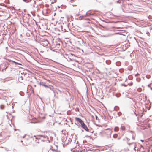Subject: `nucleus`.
Instances as JSON below:
<instances>
[{
	"mask_svg": "<svg viewBox=\"0 0 152 152\" xmlns=\"http://www.w3.org/2000/svg\"><path fill=\"white\" fill-rule=\"evenodd\" d=\"M49 88L51 90H52L54 92V90L53 89V87H51L49 86V88Z\"/></svg>",
	"mask_w": 152,
	"mask_h": 152,
	"instance_id": "obj_13",
	"label": "nucleus"
},
{
	"mask_svg": "<svg viewBox=\"0 0 152 152\" xmlns=\"http://www.w3.org/2000/svg\"><path fill=\"white\" fill-rule=\"evenodd\" d=\"M121 114V113H118V116H120Z\"/></svg>",
	"mask_w": 152,
	"mask_h": 152,
	"instance_id": "obj_15",
	"label": "nucleus"
},
{
	"mask_svg": "<svg viewBox=\"0 0 152 152\" xmlns=\"http://www.w3.org/2000/svg\"><path fill=\"white\" fill-rule=\"evenodd\" d=\"M0 108L1 109L3 110L4 108V106L3 105H1L0 106Z\"/></svg>",
	"mask_w": 152,
	"mask_h": 152,
	"instance_id": "obj_12",
	"label": "nucleus"
},
{
	"mask_svg": "<svg viewBox=\"0 0 152 152\" xmlns=\"http://www.w3.org/2000/svg\"><path fill=\"white\" fill-rule=\"evenodd\" d=\"M115 131H117L118 130V128H115Z\"/></svg>",
	"mask_w": 152,
	"mask_h": 152,
	"instance_id": "obj_16",
	"label": "nucleus"
},
{
	"mask_svg": "<svg viewBox=\"0 0 152 152\" xmlns=\"http://www.w3.org/2000/svg\"><path fill=\"white\" fill-rule=\"evenodd\" d=\"M29 3H31V5L33 6V7L35 8H36L37 9H39V8L37 5H35L36 2L34 0H30Z\"/></svg>",
	"mask_w": 152,
	"mask_h": 152,
	"instance_id": "obj_1",
	"label": "nucleus"
},
{
	"mask_svg": "<svg viewBox=\"0 0 152 152\" xmlns=\"http://www.w3.org/2000/svg\"><path fill=\"white\" fill-rule=\"evenodd\" d=\"M23 2L26 3H29L30 1H31L30 0H23Z\"/></svg>",
	"mask_w": 152,
	"mask_h": 152,
	"instance_id": "obj_10",
	"label": "nucleus"
},
{
	"mask_svg": "<svg viewBox=\"0 0 152 152\" xmlns=\"http://www.w3.org/2000/svg\"><path fill=\"white\" fill-rule=\"evenodd\" d=\"M141 126V127L144 126Z\"/></svg>",
	"mask_w": 152,
	"mask_h": 152,
	"instance_id": "obj_21",
	"label": "nucleus"
},
{
	"mask_svg": "<svg viewBox=\"0 0 152 152\" xmlns=\"http://www.w3.org/2000/svg\"><path fill=\"white\" fill-rule=\"evenodd\" d=\"M3 82H5L6 81H7L9 80H8V79L6 78L5 80H3Z\"/></svg>",
	"mask_w": 152,
	"mask_h": 152,
	"instance_id": "obj_14",
	"label": "nucleus"
},
{
	"mask_svg": "<svg viewBox=\"0 0 152 152\" xmlns=\"http://www.w3.org/2000/svg\"><path fill=\"white\" fill-rule=\"evenodd\" d=\"M12 108H13V106H12Z\"/></svg>",
	"mask_w": 152,
	"mask_h": 152,
	"instance_id": "obj_27",
	"label": "nucleus"
},
{
	"mask_svg": "<svg viewBox=\"0 0 152 152\" xmlns=\"http://www.w3.org/2000/svg\"><path fill=\"white\" fill-rule=\"evenodd\" d=\"M56 149H53V148L52 147V150L53 151H55V152H58V151L57 150V147H56Z\"/></svg>",
	"mask_w": 152,
	"mask_h": 152,
	"instance_id": "obj_9",
	"label": "nucleus"
},
{
	"mask_svg": "<svg viewBox=\"0 0 152 152\" xmlns=\"http://www.w3.org/2000/svg\"><path fill=\"white\" fill-rule=\"evenodd\" d=\"M132 100L133 102V103H132L134 105V106L135 108H136L135 105H136L137 102L135 101V100L134 99H132Z\"/></svg>",
	"mask_w": 152,
	"mask_h": 152,
	"instance_id": "obj_6",
	"label": "nucleus"
},
{
	"mask_svg": "<svg viewBox=\"0 0 152 152\" xmlns=\"http://www.w3.org/2000/svg\"><path fill=\"white\" fill-rule=\"evenodd\" d=\"M82 127L85 130L87 131H88V129L87 126L86 124H81Z\"/></svg>",
	"mask_w": 152,
	"mask_h": 152,
	"instance_id": "obj_4",
	"label": "nucleus"
},
{
	"mask_svg": "<svg viewBox=\"0 0 152 152\" xmlns=\"http://www.w3.org/2000/svg\"><path fill=\"white\" fill-rule=\"evenodd\" d=\"M75 121L79 122L80 124H84L83 121L80 118L77 117H75Z\"/></svg>",
	"mask_w": 152,
	"mask_h": 152,
	"instance_id": "obj_2",
	"label": "nucleus"
},
{
	"mask_svg": "<svg viewBox=\"0 0 152 152\" xmlns=\"http://www.w3.org/2000/svg\"><path fill=\"white\" fill-rule=\"evenodd\" d=\"M121 85L122 86H124V84H121Z\"/></svg>",
	"mask_w": 152,
	"mask_h": 152,
	"instance_id": "obj_22",
	"label": "nucleus"
},
{
	"mask_svg": "<svg viewBox=\"0 0 152 152\" xmlns=\"http://www.w3.org/2000/svg\"><path fill=\"white\" fill-rule=\"evenodd\" d=\"M12 62L15 63V65L18 64L22 66V65L21 64V63L13 61H12Z\"/></svg>",
	"mask_w": 152,
	"mask_h": 152,
	"instance_id": "obj_7",
	"label": "nucleus"
},
{
	"mask_svg": "<svg viewBox=\"0 0 152 152\" xmlns=\"http://www.w3.org/2000/svg\"><path fill=\"white\" fill-rule=\"evenodd\" d=\"M141 129H145V128H144V127H142V128H140Z\"/></svg>",
	"mask_w": 152,
	"mask_h": 152,
	"instance_id": "obj_17",
	"label": "nucleus"
},
{
	"mask_svg": "<svg viewBox=\"0 0 152 152\" xmlns=\"http://www.w3.org/2000/svg\"><path fill=\"white\" fill-rule=\"evenodd\" d=\"M115 3H119V1H116L115 2Z\"/></svg>",
	"mask_w": 152,
	"mask_h": 152,
	"instance_id": "obj_18",
	"label": "nucleus"
},
{
	"mask_svg": "<svg viewBox=\"0 0 152 152\" xmlns=\"http://www.w3.org/2000/svg\"><path fill=\"white\" fill-rule=\"evenodd\" d=\"M97 116H96V119H97Z\"/></svg>",
	"mask_w": 152,
	"mask_h": 152,
	"instance_id": "obj_23",
	"label": "nucleus"
},
{
	"mask_svg": "<svg viewBox=\"0 0 152 152\" xmlns=\"http://www.w3.org/2000/svg\"><path fill=\"white\" fill-rule=\"evenodd\" d=\"M141 141H142V142H143V141L142 140H141Z\"/></svg>",
	"mask_w": 152,
	"mask_h": 152,
	"instance_id": "obj_26",
	"label": "nucleus"
},
{
	"mask_svg": "<svg viewBox=\"0 0 152 152\" xmlns=\"http://www.w3.org/2000/svg\"><path fill=\"white\" fill-rule=\"evenodd\" d=\"M41 85L42 86H43L45 87H47V88H49V86H48L46 85H45V84L42 83Z\"/></svg>",
	"mask_w": 152,
	"mask_h": 152,
	"instance_id": "obj_11",
	"label": "nucleus"
},
{
	"mask_svg": "<svg viewBox=\"0 0 152 152\" xmlns=\"http://www.w3.org/2000/svg\"><path fill=\"white\" fill-rule=\"evenodd\" d=\"M23 77L22 76H19L18 78L19 81L21 83H23Z\"/></svg>",
	"mask_w": 152,
	"mask_h": 152,
	"instance_id": "obj_5",
	"label": "nucleus"
},
{
	"mask_svg": "<svg viewBox=\"0 0 152 152\" xmlns=\"http://www.w3.org/2000/svg\"><path fill=\"white\" fill-rule=\"evenodd\" d=\"M148 52H149V53H150V51H148Z\"/></svg>",
	"mask_w": 152,
	"mask_h": 152,
	"instance_id": "obj_25",
	"label": "nucleus"
},
{
	"mask_svg": "<svg viewBox=\"0 0 152 152\" xmlns=\"http://www.w3.org/2000/svg\"><path fill=\"white\" fill-rule=\"evenodd\" d=\"M11 121H12V120H11ZM11 124H12V122H11Z\"/></svg>",
	"mask_w": 152,
	"mask_h": 152,
	"instance_id": "obj_24",
	"label": "nucleus"
},
{
	"mask_svg": "<svg viewBox=\"0 0 152 152\" xmlns=\"http://www.w3.org/2000/svg\"><path fill=\"white\" fill-rule=\"evenodd\" d=\"M94 13L93 12H91L90 11H89L86 12V15L85 16H89L91 15H94Z\"/></svg>",
	"mask_w": 152,
	"mask_h": 152,
	"instance_id": "obj_3",
	"label": "nucleus"
},
{
	"mask_svg": "<svg viewBox=\"0 0 152 152\" xmlns=\"http://www.w3.org/2000/svg\"><path fill=\"white\" fill-rule=\"evenodd\" d=\"M106 64L108 65H109L111 63V61L110 60H108L105 61Z\"/></svg>",
	"mask_w": 152,
	"mask_h": 152,
	"instance_id": "obj_8",
	"label": "nucleus"
},
{
	"mask_svg": "<svg viewBox=\"0 0 152 152\" xmlns=\"http://www.w3.org/2000/svg\"><path fill=\"white\" fill-rule=\"evenodd\" d=\"M113 4V3H110V4L111 5V4Z\"/></svg>",
	"mask_w": 152,
	"mask_h": 152,
	"instance_id": "obj_19",
	"label": "nucleus"
},
{
	"mask_svg": "<svg viewBox=\"0 0 152 152\" xmlns=\"http://www.w3.org/2000/svg\"><path fill=\"white\" fill-rule=\"evenodd\" d=\"M15 130H18V129H16L15 128Z\"/></svg>",
	"mask_w": 152,
	"mask_h": 152,
	"instance_id": "obj_20",
	"label": "nucleus"
}]
</instances>
